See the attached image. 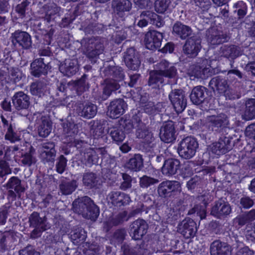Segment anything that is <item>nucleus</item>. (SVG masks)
Instances as JSON below:
<instances>
[{"mask_svg":"<svg viewBox=\"0 0 255 255\" xmlns=\"http://www.w3.org/2000/svg\"><path fill=\"white\" fill-rule=\"evenodd\" d=\"M37 131L38 135L42 137H46L52 130V123L49 119L45 116H41L37 122Z\"/></svg>","mask_w":255,"mask_h":255,"instance_id":"obj_38","label":"nucleus"},{"mask_svg":"<svg viewBox=\"0 0 255 255\" xmlns=\"http://www.w3.org/2000/svg\"><path fill=\"white\" fill-rule=\"evenodd\" d=\"M234 7L236 8L235 12H237L239 19L243 18L246 15L247 12V6L243 1H239L234 4Z\"/></svg>","mask_w":255,"mask_h":255,"instance_id":"obj_62","label":"nucleus"},{"mask_svg":"<svg viewBox=\"0 0 255 255\" xmlns=\"http://www.w3.org/2000/svg\"><path fill=\"white\" fill-rule=\"evenodd\" d=\"M255 220V209H252L248 212H245L239 215L235 219L236 223L240 227H243L246 224Z\"/></svg>","mask_w":255,"mask_h":255,"instance_id":"obj_49","label":"nucleus"},{"mask_svg":"<svg viewBox=\"0 0 255 255\" xmlns=\"http://www.w3.org/2000/svg\"><path fill=\"white\" fill-rule=\"evenodd\" d=\"M103 74L105 77H109V79H114L121 82L125 78L124 69L120 66L116 65H109L104 68Z\"/></svg>","mask_w":255,"mask_h":255,"instance_id":"obj_34","label":"nucleus"},{"mask_svg":"<svg viewBox=\"0 0 255 255\" xmlns=\"http://www.w3.org/2000/svg\"><path fill=\"white\" fill-rule=\"evenodd\" d=\"M12 151H19V162L21 165L30 167L36 162L35 156V150L34 147L26 142H21L11 147Z\"/></svg>","mask_w":255,"mask_h":255,"instance_id":"obj_3","label":"nucleus"},{"mask_svg":"<svg viewBox=\"0 0 255 255\" xmlns=\"http://www.w3.org/2000/svg\"><path fill=\"white\" fill-rule=\"evenodd\" d=\"M172 33L174 36L182 40L186 39L193 35L191 27L180 21H176L173 24Z\"/></svg>","mask_w":255,"mask_h":255,"instance_id":"obj_32","label":"nucleus"},{"mask_svg":"<svg viewBox=\"0 0 255 255\" xmlns=\"http://www.w3.org/2000/svg\"><path fill=\"white\" fill-rule=\"evenodd\" d=\"M198 147L199 144L195 138L187 136L180 142L178 152L182 158L188 159L195 155Z\"/></svg>","mask_w":255,"mask_h":255,"instance_id":"obj_4","label":"nucleus"},{"mask_svg":"<svg viewBox=\"0 0 255 255\" xmlns=\"http://www.w3.org/2000/svg\"><path fill=\"white\" fill-rule=\"evenodd\" d=\"M73 211L87 219L95 221L98 218L100 210L93 201L88 196L79 197L73 203Z\"/></svg>","mask_w":255,"mask_h":255,"instance_id":"obj_1","label":"nucleus"},{"mask_svg":"<svg viewBox=\"0 0 255 255\" xmlns=\"http://www.w3.org/2000/svg\"><path fill=\"white\" fill-rule=\"evenodd\" d=\"M211 61L205 59L202 60L201 65H197L192 70V73L197 78L202 79L211 77L216 73V69L211 65Z\"/></svg>","mask_w":255,"mask_h":255,"instance_id":"obj_12","label":"nucleus"},{"mask_svg":"<svg viewBox=\"0 0 255 255\" xmlns=\"http://www.w3.org/2000/svg\"><path fill=\"white\" fill-rule=\"evenodd\" d=\"M158 182L159 180L157 179L147 175H143L139 179V185L142 188H147Z\"/></svg>","mask_w":255,"mask_h":255,"instance_id":"obj_58","label":"nucleus"},{"mask_svg":"<svg viewBox=\"0 0 255 255\" xmlns=\"http://www.w3.org/2000/svg\"><path fill=\"white\" fill-rule=\"evenodd\" d=\"M114 12L119 17H123L125 12L130 11L132 3L129 0H114L112 2Z\"/></svg>","mask_w":255,"mask_h":255,"instance_id":"obj_37","label":"nucleus"},{"mask_svg":"<svg viewBox=\"0 0 255 255\" xmlns=\"http://www.w3.org/2000/svg\"><path fill=\"white\" fill-rule=\"evenodd\" d=\"M124 60L127 67L132 70H136L140 65L139 54L134 47L128 48L124 53Z\"/></svg>","mask_w":255,"mask_h":255,"instance_id":"obj_15","label":"nucleus"},{"mask_svg":"<svg viewBox=\"0 0 255 255\" xmlns=\"http://www.w3.org/2000/svg\"><path fill=\"white\" fill-rule=\"evenodd\" d=\"M126 166L129 170L137 172L141 170L143 167V159L139 154H135L126 163Z\"/></svg>","mask_w":255,"mask_h":255,"instance_id":"obj_46","label":"nucleus"},{"mask_svg":"<svg viewBox=\"0 0 255 255\" xmlns=\"http://www.w3.org/2000/svg\"><path fill=\"white\" fill-rule=\"evenodd\" d=\"M67 141L69 146H75L77 149H79L81 154L82 155L84 153V149L88 148V143L84 140L69 138L68 139L67 137Z\"/></svg>","mask_w":255,"mask_h":255,"instance_id":"obj_56","label":"nucleus"},{"mask_svg":"<svg viewBox=\"0 0 255 255\" xmlns=\"http://www.w3.org/2000/svg\"><path fill=\"white\" fill-rule=\"evenodd\" d=\"M105 42V38L101 37H85L81 40V48L88 58H96L103 52Z\"/></svg>","mask_w":255,"mask_h":255,"instance_id":"obj_2","label":"nucleus"},{"mask_svg":"<svg viewBox=\"0 0 255 255\" xmlns=\"http://www.w3.org/2000/svg\"><path fill=\"white\" fill-rule=\"evenodd\" d=\"M16 235L11 231H5L0 235V255H4L5 252L10 250L12 243L15 240Z\"/></svg>","mask_w":255,"mask_h":255,"instance_id":"obj_26","label":"nucleus"},{"mask_svg":"<svg viewBox=\"0 0 255 255\" xmlns=\"http://www.w3.org/2000/svg\"><path fill=\"white\" fill-rule=\"evenodd\" d=\"M208 90L204 86H198L194 87L190 95L191 101L193 104L199 105L207 101Z\"/></svg>","mask_w":255,"mask_h":255,"instance_id":"obj_27","label":"nucleus"},{"mask_svg":"<svg viewBox=\"0 0 255 255\" xmlns=\"http://www.w3.org/2000/svg\"><path fill=\"white\" fill-rule=\"evenodd\" d=\"M29 4L30 2L28 0H24L15 6V11L19 18H23L25 17L26 11L28 9Z\"/></svg>","mask_w":255,"mask_h":255,"instance_id":"obj_61","label":"nucleus"},{"mask_svg":"<svg viewBox=\"0 0 255 255\" xmlns=\"http://www.w3.org/2000/svg\"><path fill=\"white\" fill-rule=\"evenodd\" d=\"M97 111V106L90 102L81 104L76 109L77 114L86 119L94 118L96 115Z\"/></svg>","mask_w":255,"mask_h":255,"instance_id":"obj_30","label":"nucleus"},{"mask_svg":"<svg viewBox=\"0 0 255 255\" xmlns=\"http://www.w3.org/2000/svg\"><path fill=\"white\" fill-rule=\"evenodd\" d=\"M138 17L145 19L148 23L150 22V23L155 25L158 27L163 25L164 23L161 17L152 11H143L138 16Z\"/></svg>","mask_w":255,"mask_h":255,"instance_id":"obj_41","label":"nucleus"},{"mask_svg":"<svg viewBox=\"0 0 255 255\" xmlns=\"http://www.w3.org/2000/svg\"><path fill=\"white\" fill-rule=\"evenodd\" d=\"M201 41L198 34H193L186 40L183 46L184 54L189 58L196 57L202 48Z\"/></svg>","mask_w":255,"mask_h":255,"instance_id":"obj_8","label":"nucleus"},{"mask_svg":"<svg viewBox=\"0 0 255 255\" xmlns=\"http://www.w3.org/2000/svg\"><path fill=\"white\" fill-rule=\"evenodd\" d=\"M12 45L24 50H29L32 48L31 35L26 31L16 30L11 34L10 37Z\"/></svg>","mask_w":255,"mask_h":255,"instance_id":"obj_7","label":"nucleus"},{"mask_svg":"<svg viewBox=\"0 0 255 255\" xmlns=\"http://www.w3.org/2000/svg\"><path fill=\"white\" fill-rule=\"evenodd\" d=\"M5 186L7 189L14 190L13 191L17 193L18 198H20L21 193L25 191L21 180L16 176H12L9 178Z\"/></svg>","mask_w":255,"mask_h":255,"instance_id":"obj_47","label":"nucleus"},{"mask_svg":"<svg viewBox=\"0 0 255 255\" xmlns=\"http://www.w3.org/2000/svg\"><path fill=\"white\" fill-rule=\"evenodd\" d=\"M177 231L185 239L192 238L197 232V224L191 218H185L179 223Z\"/></svg>","mask_w":255,"mask_h":255,"instance_id":"obj_11","label":"nucleus"},{"mask_svg":"<svg viewBox=\"0 0 255 255\" xmlns=\"http://www.w3.org/2000/svg\"><path fill=\"white\" fill-rule=\"evenodd\" d=\"M219 54L221 57L232 61L231 65L232 67L234 60L242 55L243 50L239 46L234 44H225L220 47Z\"/></svg>","mask_w":255,"mask_h":255,"instance_id":"obj_14","label":"nucleus"},{"mask_svg":"<svg viewBox=\"0 0 255 255\" xmlns=\"http://www.w3.org/2000/svg\"><path fill=\"white\" fill-rule=\"evenodd\" d=\"M11 100L12 105L17 111L28 110L31 105L30 96L23 91L16 92Z\"/></svg>","mask_w":255,"mask_h":255,"instance_id":"obj_17","label":"nucleus"},{"mask_svg":"<svg viewBox=\"0 0 255 255\" xmlns=\"http://www.w3.org/2000/svg\"><path fill=\"white\" fill-rule=\"evenodd\" d=\"M180 161L178 159L169 158L164 161L161 171L164 175L170 177L176 174L180 170Z\"/></svg>","mask_w":255,"mask_h":255,"instance_id":"obj_33","label":"nucleus"},{"mask_svg":"<svg viewBox=\"0 0 255 255\" xmlns=\"http://www.w3.org/2000/svg\"><path fill=\"white\" fill-rule=\"evenodd\" d=\"M87 79V75L84 74L78 80L69 82V85L71 86V89H73L76 91L78 95H81L89 88Z\"/></svg>","mask_w":255,"mask_h":255,"instance_id":"obj_45","label":"nucleus"},{"mask_svg":"<svg viewBox=\"0 0 255 255\" xmlns=\"http://www.w3.org/2000/svg\"><path fill=\"white\" fill-rule=\"evenodd\" d=\"M211 255H231L232 249L227 243L217 240L213 242L210 245Z\"/></svg>","mask_w":255,"mask_h":255,"instance_id":"obj_31","label":"nucleus"},{"mask_svg":"<svg viewBox=\"0 0 255 255\" xmlns=\"http://www.w3.org/2000/svg\"><path fill=\"white\" fill-rule=\"evenodd\" d=\"M83 185L88 189L98 188L100 185V178L94 172H86L83 175Z\"/></svg>","mask_w":255,"mask_h":255,"instance_id":"obj_42","label":"nucleus"},{"mask_svg":"<svg viewBox=\"0 0 255 255\" xmlns=\"http://www.w3.org/2000/svg\"><path fill=\"white\" fill-rule=\"evenodd\" d=\"M80 29L86 34H92L98 32L100 30V25L96 22L90 23L87 25H82Z\"/></svg>","mask_w":255,"mask_h":255,"instance_id":"obj_63","label":"nucleus"},{"mask_svg":"<svg viewBox=\"0 0 255 255\" xmlns=\"http://www.w3.org/2000/svg\"><path fill=\"white\" fill-rule=\"evenodd\" d=\"M7 131L5 134V139L9 140L11 142H15L20 140L19 136L15 131V124L6 129Z\"/></svg>","mask_w":255,"mask_h":255,"instance_id":"obj_60","label":"nucleus"},{"mask_svg":"<svg viewBox=\"0 0 255 255\" xmlns=\"http://www.w3.org/2000/svg\"><path fill=\"white\" fill-rule=\"evenodd\" d=\"M136 136L138 138L142 139L144 142L148 144H152L151 147L153 144L152 143L154 140L152 133L149 131L146 125L136 129Z\"/></svg>","mask_w":255,"mask_h":255,"instance_id":"obj_51","label":"nucleus"},{"mask_svg":"<svg viewBox=\"0 0 255 255\" xmlns=\"http://www.w3.org/2000/svg\"><path fill=\"white\" fill-rule=\"evenodd\" d=\"M61 10V8L55 4H53L48 7L45 15L44 19L48 22H50L51 20H54L55 18V15L59 16V12Z\"/></svg>","mask_w":255,"mask_h":255,"instance_id":"obj_57","label":"nucleus"},{"mask_svg":"<svg viewBox=\"0 0 255 255\" xmlns=\"http://www.w3.org/2000/svg\"><path fill=\"white\" fill-rule=\"evenodd\" d=\"M60 71L64 75L71 77L75 75L78 70L77 60L66 59L59 66Z\"/></svg>","mask_w":255,"mask_h":255,"instance_id":"obj_36","label":"nucleus"},{"mask_svg":"<svg viewBox=\"0 0 255 255\" xmlns=\"http://www.w3.org/2000/svg\"><path fill=\"white\" fill-rule=\"evenodd\" d=\"M28 223L30 227H38L41 229L48 230L51 227L45 215L35 211L29 215Z\"/></svg>","mask_w":255,"mask_h":255,"instance_id":"obj_24","label":"nucleus"},{"mask_svg":"<svg viewBox=\"0 0 255 255\" xmlns=\"http://www.w3.org/2000/svg\"><path fill=\"white\" fill-rule=\"evenodd\" d=\"M206 37L208 43L212 45H218L228 41L229 37L222 31L215 27H212L206 31Z\"/></svg>","mask_w":255,"mask_h":255,"instance_id":"obj_21","label":"nucleus"},{"mask_svg":"<svg viewBox=\"0 0 255 255\" xmlns=\"http://www.w3.org/2000/svg\"><path fill=\"white\" fill-rule=\"evenodd\" d=\"M105 124L104 120H95L91 121L88 125L89 126L90 132L94 138H99L101 137L104 133Z\"/></svg>","mask_w":255,"mask_h":255,"instance_id":"obj_40","label":"nucleus"},{"mask_svg":"<svg viewBox=\"0 0 255 255\" xmlns=\"http://www.w3.org/2000/svg\"><path fill=\"white\" fill-rule=\"evenodd\" d=\"M127 105L122 99H116L108 106V114L111 118L117 119L125 112Z\"/></svg>","mask_w":255,"mask_h":255,"instance_id":"obj_23","label":"nucleus"},{"mask_svg":"<svg viewBox=\"0 0 255 255\" xmlns=\"http://www.w3.org/2000/svg\"><path fill=\"white\" fill-rule=\"evenodd\" d=\"M158 70L162 77L172 79L173 82L176 81L177 76V69L165 60H161L157 64Z\"/></svg>","mask_w":255,"mask_h":255,"instance_id":"obj_29","label":"nucleus"},{"mask_svg":"<svg viewBox=\"0 0 255 255\" xmlns=\"http://www.w3.org/2000/svg\"><path fill=\"white\" fill-rule=\"evenodd\" d=\"M232 138L230 135H222L218 142L213 143L211 147L212 152L217 155L226 153L232 148Z\"/></svg>","mask_w":255,"mask_h":255,"instance_id":"obj_22","label":"nucleus"},{"mask_svg":"<svg viewBox=\"0 0 255 255\" xmlns=\"http://www.w3.org/2000/svg\"><path fill=\"white\" fill-rule=\"evenodd\" d=\"M164 82V79L158 70H153L149 73L148 84L153 88H159Z\"/></svg>","mask_w":255,"mask_h":255,"instance_id":"obj_53","label":"nucleus"},{"mask_svg":"<svg viewBox=\"0 0 255 255\" xmlns=\"http://www.w3.org/2000/svg\"><path fill=\"white\" fill-rule=\"evenodd\" d=\"M119 81L114 79L107 78L104 80L103 85V90L100 95L99 100L105 101L111 96L112 92L119 89L121 86Z\"/></svg>","mask_w":255,"mask_h":255,"instance_id":"obj_28","label":"nucleus"},{"mask_svg":"<svg viewBox=\"0 0 255 255\" xmlns=\"http://www.w3.org/2000/svg\"><path fill=\"white\" fill-rule=\"evenodd\" d=\"M10 147L1 146L0 147V184L4 182L6 176L11 172L8 161L11 159Z\"/></svg>","mask_w":255,"mask_h":255,"instance_id":"obj_6","label":"nucleus"},{"mask_svg":"<svg viewBox=\"0 0 255 255\" xmlns=\"http://www.w3.org/2000/svg\"><path fill=\"white\" fill-rule=\"evenodd\" d=\"M109 202L118 207L128 205L131 201L130 197L124 192L118 191H113L108 195Z\"/></svg>","mask_w":255,"mask_h":255,"instance_id":"obj_25","label":"nucleus"},{"mask_svg":"<svg viewBox=\"0 0 255 255\" xmlns=\"http://www.w3.org/2000/svg\"><path fill=\"white\" fill-rule=\"evenodd\" d=\"M67 159L64 155H61L57 158L55 167L58 173L62 174L64 172L67 166Z\"/></svg>","mask_w":255,"mask_h":255,"instance_id":"obj_64","label":"nucleus"},{"mask_svg":"<svg viewBox=\"0 0 255 255\" xmlns=\"http://www.w3.org/2000/svg\"><path fill=\"white\" fill-rule=\"evenodd\" d=\"M47 91L46 83L43 80H37L32 82L29 87V91L33 96L39 98L44 96Z\"/></svg>","mask_w":255,"mask_h":255,"instance_id":"obj_44","label":"nucleus"},{"mask_svg":"<svg viewBox=\"0 0 255 255\" xmlns=\"http://www.w3.org/2000/svg\"><path fill=\"white\" fill-rule=\"evenodd\" d=\"M87 233L82 228H77L72 230L70 233V238L75 245H79L85 242Z\"/></svg>","mask_w":255,"mask_h":255,"instance_id":"obj_52","label":"nucleus"},{"mask_svg":"<svg viewBox=\"0 0 255 255\" xmlns=\"http://www.w3.org/2000/svg\"><path fill=\"white\" fill-rule=\"evenodd\" d=\"M163 33L156 30L148 31L145 35L144 42L146 47L154 50L159 48L163 39Z\"/></svg>","mask_w":255,"mask_h":255,"instance_id":"obj_19","label":"nucleus"},{"mask_svg":"<svg viewBox=\"0 0 255 255\" xmlns=\"http://www.w3.org/2000/svg\"><path fill=\"white\" fill-rule=\"evenodd\" d=\"M148 228V224L144 220L138 219L130 225L129 234L132 239L140 240L146 233Z\"/></svg>","mask_w":255,"mask_h":255,"instance_id":"obj_13","label":"nucleus"},{"mask_svg":"<svg viewBox=\"0 0 255 255\" xmlns=\"http://www.w3.org/2000/svg\"><path fill=\"white\" fill-rule=\"evenodd\" d=\"M243 237L239 235L238 232L230 231L228 236L227 238V243L232 248H237L243 244Z\"/></svg>","mask_w":255,"mask_h":255,"instance_id":"obj_54","label":"nucleus"},{"mask_svg":"<svg viewBox=\"0 0 255 255\" xmlns=\"http://www.w3.org/2000/svg\"><path fill=\"white\" fill-rule=\"evenodd\" d=\"M228 122L227 116L225 114L220 113L217 115L207 116L205 125L209 130L220 132L225 129Z\"/></svg>","mask_w":255,"mask_h":255,"instance_id":"obj_5","label":"nucleus"},{"mask_svg":"<svg viewBox=\"0 0 255 255\" xmlns=\"http://www.w3.org/2000/svg\"><path fill=\"white\" fill-rule=\"evenodd\" d=\"M232 212L230 204L222 199L215 201L211 208V215L218 219L227 217Z\"/></svg>","mask_w":255,"mask_h":255,"instance_id":"obj_16","label":"nucleus"},{"mask_svg":"<svg viewBox=\"0 0 255 255\" xmlns=\"http://www.w3.org/2000/svg\"><path fill=\"white\" fill-rule=\"evenodd\" d=\"M49 63L50 61L44 58L35 59L30 64L31 74L35 77L46 74L50 68Z\"/></svg>","mask_w":255,"mask_h":255,"instance_id":"obj_18","label":"nucleus"},{"mask_svg":"<svg viewBox=\"0 0 255 255\" xmlns=\"http://www.w3.org/2000/svg\"><path fill=\"white\" fill-rule=\"evenodd\" d=\"M8 77L9 80L14 83L19 82L22 78H25L22 71L16 67H11L8 69Z\"/></svg>","mask_w":255,"mask_h":255,"instance_id":"obj_55","label":"nucleus"},{"mask_svg":"<svg viewBox=\"0 0 255 255\" xmlns=\"http://www.w3.org/2000/svg\"><path fill=\"white\" fill-rule=\"evenodd\" d=\"M109 132L112 139L116 142H121L125 138V132L121 129L116 128H111L109 130Z\"/></svg>","mask_w":255,"mask_h":255,"instance_id":"obj_59","label":"nucleus"},{"mask_svg":"<svg viewBox=\"0 0 255 255\" xmlns=\"http://www.w3.org/2000/svg\"><path fill=\"white\" fill-rule=\"evenodd\" d=\"M159 136L161 140L170 143L176 139L174 123L171 121L165 122L160 128Z\"/></svg>","mask_w":255,"mask_h":255,"instance_id":"obj_20","label":"nucleus"},{"mask_svg":"<svg viewBox=\"0 0 255 255\" xmlns=\"http://www.w3.org/2000/svg\"><path fill=\"white\" fill-rule=\"evenodd\" d=\"M181 184L175 180H166L160 183L157 187V193L162 198H168L172 196L175 192L180 193Z\"/></svg>","mask_w":255,"mask_h":255,"instance_id":"obj_10","label":"nucleus"},{"mask_svg":"<svg viewBox=\"0 0 255 255\" xmlns=\"http://www.w3.org/2000/svg\"><path fill=\"white\" fill-rule=\"evenodd\" d=\"M99 149L95 150L91 147L85 148L84 153L82 155L81 161L87 166L91 167L94 164H98L99 157Z\"/></svg>","mask_w":255,"mask_h":255,"instance_id":"obj_35","label":"nucleus"},{"mask_svg":"<svg viewBox=\"0 0 255 255\" xmlns=\"http://www.w3.org/2000/svg\"><path fill=\"white\" fill-rule=\"evenodd\" d=\"M78 183L76 180L61 181L59 188L62 194L68 195L71 194L78 187Z\"/></svg>","mask_w":255,"mask_h":255,"instance_id":"obj_48","label":"nucleus"},{"mask_svg":"<svg viewBox=\"0 0 255 255\" xmlns=\"http://www.w3.org/2000/svg\"><path fill=\"white\" fill-rule=\"evenodd\" d=\"M168 98L177 113H182L186 108L187 99L183 90H172L168 95Z\"/></svg>","mask_w":255,"mask_h":255,"instance_id":"obj_9","label":"nucleus"},{"mask_svg":"<svg viewBox=\"0 0 255 255\" xmlns=\"http://www.w3.org/2000/svg\"><path fill=\"white\" fill-rule=\"evenodd\" d=\"M210 87L219 93L222 94L229 87L228 80L221 76H217L211 79L209 82Z\"/></svg>","mask_w":255,"mask_h":255,"instance_id":"obj_43","label":"nucleus"},{"mask_svg":"<svg viewBox=\"0 0 255 255\" xmlns=\"http://www.w3.org/2000/svg\"><path fill=\"white\" fill-rule=\"evenodd\" d=\"M68 88L71 89L69 83H67L65 81H61L57 84L56 96L57 97V100L60 101L62 105H65L67 103L66 100L68 97L66 96V91Z\"/></svg>","mask_w":255,"mask_h":255,"instance_id":"obj_50","label":"nucleus"},{"mask_svg":"<svg viewBox=\"0 0 255 255\" xmlns=\"http://www.w3.org/2000/svg\"><path fill=\"white\" fill-rule=\"evenodd\" d=\"M242 118L245 121L255 119V99L249 98L245 103V108L241 112Z\"/></svg>","mask_w":255,"mask_h":255,"instance_id":"obj_39","label":"nucleus"}]
</instances>
